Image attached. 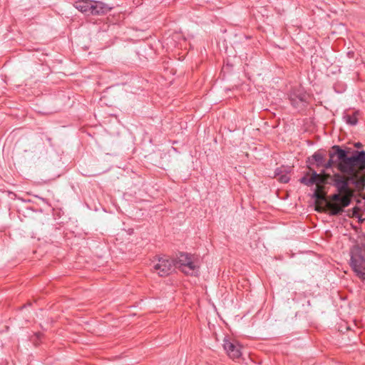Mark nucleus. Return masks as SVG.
<instances>
[{"instance_id": "nucleus-18", "label": "nucleus", "mask_w": 365, "mask_h": 365, "mask_svg": "<svg viewBox=\"0 0 365 365\" xmlns=\"http://www.w3.org/2000/svg\"><path fill=\"white\" fill-rule=\"evenodd\" d=\"M360 211V208L358 207H355L353 208V215L356 217H358L360 220H361V218L359 216V212Z\"/></svg>"}, {"instance_id": "nucleus-7", "label": "nucleus", "mask_w": 365, "mask_h": 365, "mask_svg": "<svg viewBox=\"0 0 365 365\" xmlns=\"http://www.w3.org/2000/svg\"><path fill=\"white\" fill-rule=\"evenodd\" d=\"M223 348L227 355L233 359L240 358L242 354L239 343L228 337H225L223 340Z\"/></svg>"}, {"instance_id": "nucleus-6", "label": "nucleus", "mask_w": 365, "mask_h": 365, "mask_svg": "<svg viewBox=\"0 0 365 365\" xmlns=\"http://www.w3.org/2000/svg\"><path fill=\"white\" fill-rule=\"evenodd\" d=\"M350 265L358 277L363 280L365 279V259L361 255H358L352 251Z\"/></svg>"}, {"instance_id": "nucleus-13", "label": "nucleus", "mask_w": 365, "mask_h": 365, "mask_svg": "<svg viewBox=\"0 0 365 365\" xmlns=\"http://www.w3.org/2000/svg\"><path fill=\"white\" fill-rule=\"evenodd\" d=\"M358 111H356L354 113L353 115H345L344 116V118L346 121V123L350 125H356L358 123Z\"/></svg>"}, {"instance_id": "nucleus-10", "label": "nucleus", "mask_w": 365, "mask_h": 365, "mask_svg": "<svg viewBox=\"0 0 365 365\" xmlns=\"http://www.w3.org/2000/svg\"><path fill=\"white\" fill-rule=\"evenodd\" d=\"M91 0H78L74 3V6L81 12L90 15L92 9Z\"/></svg>"}, {"instance_id": "nucleus-4", "label": "nucleus", "mask_w": 365, "mask_h": 365, "mask_svg": "<svg viewBox=\"0 0 365 365\" xmlns=\"http://www.w3.org/2000/svg\"><path fill=\"white\" fill-rule=\"evenodd\" d=\"M308 95L301 87L294 88L289 94V99L293 107L300 108L305 106Z\"/></svg>"}, {"instance_id": "nucleus-1", "label": "nucleus", "mask_w": 365, "mask_h": 365, "mask_svg": "<svg viewBox=\"0 0 365 365\" xmlns=\"http://www.w3.org/2000/svg\"><path fill=\"white\" fill-rule=\"evenodd\" d=\"M331 151L329 153V159L324 161L322 167L328 170L335 166L342 174H351L353 175L356 168L361 171H365V150H353L348 148H341L339 145H334ZM350 180L354 181V177Z\"/></svg>"}, {"instance_id": "nucleus-8", "label": "nucleus", "mask_w": 365, "mask_h": 365, "mask_svg": "<svg viewBox=\"0 0 365 365\" xmlns=\"http://www.w3.org/2000/svg\"><path fill=\"white\" fill-rule=\"evenodd\" d=\"M309 172L302 177L299 181L301 183L307 185L312 186L313 185H320L324 182V179L320 174H318L310 166H308Z\"/></svg>"}, {"instance_id": "nucleus-15", "label": "nucleus", "mask_w": 365, "mask_h": 365, "mask_svg": "<svg viewBox=\"0 0 365 365\" xmlns=\"http://www.w3.org/2000/svg\"><path fill=\"white\" fill-rule=\"evenodd\" d=\"M358 255H361L363 256V258L365 259V245L363 244L360 247L356 248L353 250Z\"/></svg>"}, {"instance_id": "nucleus-12", "label": "nucleus", "mask_w": 365, "mask_h": 365, "mask_svg": "<svg viewBox=\"0 0 365 365\" xmlns=\"http://www.w3.org/2000/svg\"><path fill=\"white\" fill-rule=\"evenodd\" d=\"M326 206L331 215H338L344 211L342 207L336 202H327Z\"/></svg>"}, {"instance_id": "nucleus-3", "label": "nucleus", "mask_w": 365, "mask_h": 365, "mask_svg": "<svg viewBox=\"0 0 365 365\" xmlns=\"http://www.w3.org/2000/svg\"><path fill=\"white\" fill-rule=\"evenodd\" d=\"M174 263L175 267L188 275L195 274L197 270V266L192 261V256L187 253H180L174 260Z\"/></svg>"}, {"instance_id": "nucleus-11", "label": "nucleus", "mask_w": 365, "mask_h": 365, "mask_svg": "<svg viewBox=\"0 0 365 365\" xmlns=\"http://www.w3.org/2000/svg\"><path fill=\"white\" fill-rule=\"evenodd\" d=\"M324 161V155L319 153H314L310 158H308L307 163L308 166L313 165L314 163H316L317 167H322Z\"/></svg>"}, {"instance_id": "nucleus-19", "label": "nucleus", "mask_w": 365, "mask_h": 365, "mask_svg": "<svg viewBox=\"0 0 365 365\" xmlns=\"http://www.w3.org/2000/svg\"><path fill=\"white\" fill-rule=\"evenodd\" d=\"M313 197L317 200H322V195L319 194L317 190H316L313 194Z\"/></svg>"}, {"instance_id": "nucleus-9", "label": "nucleus", "mask_w": 365, "mask_h": 365, "mask_svg": "<svg viewBox=\"0 0 365 365\" xmlns=\"http://www.w3.org/2000/svg\"><path fill=\"white\" fill-rule=\"evenodd\" d=\"M111 10L108 4L102 1H94L92 2V9L91 11V15H103L107 14Z\"/></svg>"}, {"instance_id": "nucleus-14", "label": "nucleus", "mask_w": 365, "mask_h": 365, "mask_svg": "<svg viewBox=\"0 0 365 365\" xmlns=\"http://www.w3.org/2000/svg\"><path fill=\"white\" fill-rule=\"evenodd\" d=\"M351 202V200L348 196H343L341 201H339V204L341 207H342V209L344 210V207H347L349 205Z\"/></svg>"}, {"instance_id": "nucleus-17", "label": "nucleus", "mask_w": 365, "mask_h": 365, "mask_svg": "<svg viewBox=\"0 0 365 365\" xmlns=\"http://www.w3.org/2000/svg\"><path fill=\"white\" fill-rule=\"evenodd\" d=\"M289 177L287 175H282L279 176V180L281 182L287 183L289 181Z\"/></svg>"}, {"instance_id": "nucleus-20", "label": "nucleus", "mask_w": 365, "mask_h": 365, "mask_svg": "<svg viewBox=\"0 0 365 365\" xmlns=\"http://www.w3.org/2000/svg\"><path fill=\"white\" fill-rule=\"evenodd\" d=\"M361 146H362V144H361V143H359V142H358V143H354V147H355V148H361Z\"/></svg>"}, {"instance_id": "nucleus-2", "label": "nucleus", "mask_w": 365, "mask_h": 365, "mask_svg": "<svg viewBox=\"0 0 365 365\" xmlns=\"http://www.w3.org/2000/svg\"><path fill=\"white\" fill-rule=\"evenodd\" d=\"M347 175V178H345V176L339 173L334 174L332 176L333 185L337 189V191L339 193H349L350 192L349 187V183L354 185L356 187L364 186L365 171H361L358 168H356V170L353 174V177L356 180L353 182L350 180L352 175Z\"/></svg>"}, {"instance_id": "nucleus-5", "label": "nucleus", "mask_w": 365, "mask_h": 365, "mask_svg": "<svg viewBox=\"0 0 365 365\" xmlns=\"http://www.w3.org/2000/svg\"><path fill=\"white\" fill-rule=\"evenodd\" d=\"M153 267L159 276H168L174 269V259H171L168 257L159 258L158 262L155 263Z\"/></svg>"}, {"instance_id": "nucleus-16", "label": "nucleus", "mask_w": 365, "mask_h": 365, "mask_svg": "<svg viewBox=\"0 0 365 365\" xmlns=\"http://www.w3.org/2000/svg\"><path fill=\"white\" fill-rule=\"evenodd\" d=\"M342 197L343 196H341L339 192V193H336V194H334L331 196V200H334V202L339 203V201H341Z\"/></svg>"}]
</instances>
